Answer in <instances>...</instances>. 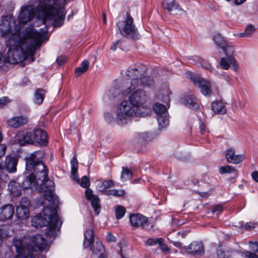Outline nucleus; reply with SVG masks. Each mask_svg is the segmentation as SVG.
Segmentation results:
<instances>
[{"label": "nucleus", "instance_id": "28", "mask_svg": "<svg viewBox=\"0 0 258 258\" xmlns=\"http://www.w3.org/2000/svg\"><path fill=\"white\" fill-rule=\"evenodd\" d=\"M158 123V127L160 130L166 128L169 124V120L168 113L156 117Z\"/></svg>", "mask_w": 258, "mask_h": 258}, {"label": "nucleus", "instance_id": "34", "mask_svg": "<svg viewBox=\"0 0 258 258\" xmlns=\"http://www.w3.org/2000/svg\"><path fill=\"white\" fill-rule=\"evenodd\" d=\"M132 177L131 171L127 168L123 167L120 175V180L122 182H125L130 179Z\"/></svg>", "mask_w": 258, "mask_h": 258}, {"label": "nucleus", "instance_id": "8", "mask_svg": "<svg viewBox=\"0 0 258 258\" xmlns=\"http://www.w3.org/2000/svg\"><path fill=\"white\" fill-rule=\"evenodd\" d=\"M147 70V66L142 63L133 64L127 69L125 72L126 75L131 79L130 86L126 89L128 93L139 86L140 79L146 74Z\"/></svg>", "mask_w": 258, "mask_h": 258}, {"label": "nucleus", "instance_id": "36", "mask_svg": "<svg viewBox=\"0 0 258 258\" xmlns=\"http://www.w3.org/2000/svg\"><path fill=\"white\" fill-rule=\"evenodd\" d=\"M219 171V173L221 174L231 173L233 172H235V174H236V170L235 167L231 165L222 166L220 168Z\"/></svg>", "mask_w": 258, "mask_h": 258}, {"label": "nucleus", "instance_id": "60", "mask_svg": "<svg viewBox=\"0 0 258 258\" xmlns=\"http://www.w3.org/2000/svg\"><path fill=\"white\" fill-rule=\"evenodd\" d=\"M6 147L4 145H0V158L4 156L5 154Z\"/></svg>", "mask_w": 258, "mask_h": 258}, {"label": "nucleus", "instance_id": "15", "mask_svg": "<svg viewBox=\"0 0 258 258\" xmlns=\"http://www.w3.org/2000/svg\"><path fill=\"white\" fill-rule=\"evenodd\" d=\"M225 156L228 163L238 164L241 162L245 158L243 154H235V150L233 148H230L225 151Z\"/></svg>", "mask_w": 258, "mask_h": 258}, {"label": "nucleus", "instance_id": "49", "mask_svg": "<svg viewBox=\"0 0 258 258\" xmlns=\"http://www.w3.org/2000/svg\"><path fill=\"white\" fill-rule=\"evenodd\" d=\"M217 256L219 258H229V254L222 249H218L217 251Z\"/></svg>", "mask_w": 258, "mask_h": 258}, {"label": "nucleus", "instance_id": "63", "mask_svg": "<svg viewBox=\"0 0 258 258\" xmlns=\"http://www.w3.org/2000/svg\"><path fill=\"white\" fill-rule=\"evenodd\" d=\"M188 233H189L188 231H183L182 232H178L176 233V236H179L180 235L182 238H184V237H185V236H186V235Z\"/></svg>", "mask_w": 258, "mask_h": 258}, {"label": "nucleus", "instance_id": "1", "mask_svg": "<svg viewBox=\"0 0 258 258\" xmlns=\"http://www.w3.org/2000/svg\"><path fill=\"white\" fill-rule=\"evenodd\" d=\"M48 29L46 27L37 31L33 28H27L23 32L21 41L20 42H9L8 50V57L6 58L0 53V67H3L5 63H18L23 60L33 58L36 49L41 46L43 42L47 41ZM9 46L8 44H7Z\"/></svg>", "mask_w": 258, "mask_h": 258}, {"label": "nucleus", "instance_id": "27", "mask_svg": "<svg viewBox=\"0 0 258 258\" xmlns=\"http://www.w3.org/2000/svg\"><path fill=\"white\" fill-rule=\"evenodd\" d=\"M169 107V105L167 104V107L165 105L160 104L159 103H156L153 106V109L156 114V117L158 116V115L161 116L163 114H166L167 112V109Z\"/></svg>", "mask_w": 258, "mask_h": 258}, {"label": "nucleus", "instance_id": "48", "mask_svg": "<svg viewBox=\"0 0 258 258\" xmlns=\"http://www.w3.org/2000/svg\"><path fill=\"white\" fill-rule=\"evenodd\" d=\"M71 170H74V171H76V170H78V161L77 159V157L76 156H74L73 158L71 160Z\"/></svg>", "mask_w": 258, "mask_h": 258}, {"label": "nucleus", "instance_id": "25", "mask_svg": "<svg viewBox=\"0 0 258 258\" xmlns=\"http://www.w3.org/2000/svg\"><path fill=\"white\" fill-rule=\"evenodd\" d=\"M183 103L187 107L196 110L199 108V105L196 101V98L192 95L186 96L182 100Z\"/></svg>", "mask_w": 258, "mask_h": 258}, {"label": "nucleus", "instance_id": "58", "mask_svg": "<svg viewBox=\"0 0 258 258\" xmlns=\"http://www.w3.org/2000/svg\"><path fill=\"white\" fill-rule=\"evenodd\" d=\"M168 240H169L170 242L172 243L174 246L179 248H181L182 247V244L180 242L173 241L170 239L169 238H168Z\"/></svg>", "mask_w": 258, "mask_h": 258}, {"label": "nucleus", "instance_id": "45", "mask_svg": "<svg viewBox=\"0 0 258 258\" xmlns=\"http://www.w3.org/2000/svg\"><path fill=\"white\" fill-rule=\"evenodd\" d=\"M255 31V28L251 24H249L247 26L245 29V33L247 37L250 36Z\"/></svg>", "mask_w": 258, "mask_h": 258}, {"label": "nucleus", "instance_id": "53", "mask_svg": "<svg viewBox=\"0 0 258 258\" xmlns=\"http://www.w3.org/2000/svg\"><path fill=\"white\" fill-rule=\"evenodd\" d=\"M32 134L31 133H26L23 136V139L24 141L28 144H30L32 143L33 140L31 138Z\"/></svg>", "mask_w": 258, "mask_h": 258}, {"label": "nucleus", "instance_id": "46", "mask_svg": "<svg viewBox=\"0 0 258 258\" xmlns=\"http://www.w3.org/2000/svg\"><path fill=\"white\" fill-rule=\"evenodd\" d=\"M104 118H105V120L108 123H112V122L115 121L117 124H119V123H118L117 122L116 119V117L114 118L113 117L112 114L111 113H110V112H105L104 113ZM120 125H121V124H120Z\"/></svg>", "mask_w": 258, "mask_h": 258}, {"label": "nucleus", "instance_id": "62", "mask_svg": "<svg viewBox=\"0 0 258 258\" xmlns=\"http://www.w3.org/2000/svg\"><path fill=\"white\" fill-rule=\"evenodd\" d=\"M221 77L226 80L228 83H229L230 80V77L225 72H223L220 74Z\"/></svg>", "mask_w": 258, "mask_h": 258}, {"label": "nucleus", "instance_id": "51", "mask_svg": "<svg viewBox=\"0 0 258 258\" xmlns=\"http://www.w3.org/2000/svg\"><path fill=\"white\" fill-rule=\"evenodd\" d=\"M71 177L74 182L78 183L80 182V179L78 177V170H76L75 171L71 170Z\"/></svg>", "mask_w": 258, "mask_h": 258}, {"label": "nucleus", "instance_id": "42", "mask_svg": "<svg viewBox=\"0 0 258 258\" xmlns=\"http://www.w3.org/2000/svg\"><path fill=\"white\" fill-rule=\"evenodd\" d=\"M228 61L231 66V69L235 72L238 71L239 66L236 59L233 56L228 57Z\"/></svg>", "mask_w": 258, "mask_h": 258}, {"label": "nucleus", "instance_id": "23", "mask_svg": "<svg viewBox=\"0 0 258 258\" xmlns=\"http://www.w3.org/2000/svg\"><path fill=\"white\" fill-rule=\"evenodd\" d=\"M23 181L21 183V185L19 182L16 181H11L8 185V188L11 194L14 196H19L21 195L22 189H31V188H24L23 186Z\"/></svg>", "mask_w": 258, "mask_h": 258}, {"label": "nucleus", "instance_id": "59", "mask_svg": "<svg viewBox=\"0 0 258 258\" xmlns=\"http://www.w3.org/2000/svg\"><path fill=\"white\" fill-rule=\"evenodd\" d=\"M223 211V207L221 205H217L213 207L212 212L213 213L218 212L220 213Z\"/></svg>", "mask_w": 258, "mask_h": 258}, {"label": "nucleus", "instance_id": "26", "mask_svg": "<svg viewBox=\"0 0 258 258\" xmlns=\"http://www.w3.org/2000/svg\"><path fill=\"white\" fill-rule=\"evenodd\" d=\"M46 91L42 89H37L34 93L33 102L35 104L40 105L41 104L44 100Z\"/></svg>", "mask_w": 258, "mask_h": 258}, {"label": "nucleus", "instance_id": "33", "mask_svg": "<svg viewBox=\"0 0 258 258\" xmlns=\"http://www.w3.org/2000/svg\"><path fill=\"white\" fill-rule=\"evenodd\" d=\"M91 206L96 215H99L101 210L100 199L98 196L94 197V198L90 200Z\"/></svg>", "mask_w": 258, "mask_h": 258}, {"label": "nucleus", "instance_id": "9", "mask_svg": "<svg viewBox=\"0 0 258 258\" xmlns=\"http://www.w3.org/2000/svg\"><path fill=\"white\" fill-rule=\"evenodd\" d=\"M53 181L49 179L47 175L42 183L38 182V184L30 188L32 190L38 189L40 192H43L44 198L48 201L55 204L57 201V198L53 192Z\"/></svg>", "mask_w": 258, "mask_h": 258}, {"label": "nucleus", "instance_id": "24", "mask_svg": "<svg viewBox=\"0 0 258 258\" xmlns=\"http://www.w3.org/2000/svg\"><path fill=\"white\" fill-rule=\"evenodd\" d=\"M211 107L215 113L224 114L227 112L225 104L222 101H214L212 103Z\"/></svg>", "mask_w": 258, "mask_h": 258}, {"label": "nucleus", "instance_id": "50", "mask_svg": "<svg viewBox=\"0 0 258 258\" xmlns=\"http://www.w3.org/2000/svg\"><path fill=\"white\" fill-rule=\"evenodd\" d=\"M85 196L88 200L90 201L94 198V197H96L97 196L93 194V191L91 189L87 188L85 191Z\"/></svg>", "mask_w": 258, "mask_h": 258}, {"label": "nucleus", "instance_id": "20", "mask_svg": "<svg viewBox=\"0 0 258 258\" xmlns=\"http://www.w3.org/2000/svg\"><path fill=\"white\" fill-rule=\"evenodd\" d=\"M120 93V90L117 85L111 86L106 92L103 97V100L105 102L114 99Z\"/></svg>", "mask_w": 258, "mask_h": 258}, {"label": "nucleus", "instance_id": "21", "mask_svg": "<svg viewBox=\"0 0 258 258\" xmlns=\"http://www.w3.org/2000/svg\"><path fill=\"white\" fill-rule=\"evenodd\" d=\"M17 163L18 159L16 157L7 156L3 169H6L9 172H14L17 169Z\"/></svg>", "mask_w": 258, "mask_h": 258}, {"label": "nucleus", "instance_id": "17", "mask_svg": "<svg viewBox=\"0 0 258 258\" xmlns=\"http://www.w3.org/2000/svg\"><path fill=\"white\" fill-rule=\"evenodd\" d=\"M28 117L25 115L14 116L7 120V124L12 128H17L27 123Z\"/></svg>", "mask_w": 258, "mask_h": 258}, {"label": "nucleus", "instance_id": "7", "mask_svg": "<svg viewBox=\"0 0 258 258\" xmlns=\"http://www.w3.org/2000/svg\"><path fill=\"white\" fill-rule=\"evenodd\" d=\"M13 243L17 252L15 258H45L44 255H38V251L32 245L25 244L24 239L15 236Z\"/></svg>", "mask_w": 258, "mask_h": 258}, {"label": "nucleus", "instance_id": "22", "mask_svg": "<svg viewBox=\"0 0 258 258\" xmlns=\"http://www.w3.org/2000/svg\"><path fill=\"white\" fill-rule=\"evenodd\" d=\"M32 242L40 251L45 250L48 248L47 241L41 234H36L32 239Z\"/></svg>", "mask_w": 258, "mask_h": 258}, {"label": "nucleus", "instance_id": "5", "mask_svg": "<svg viewBox=\"0 0 258 258\" xmlns=\"http://www.w3.org/2000/svg\"><path fill=\"white\" fill-rule=\"evenodd\" d=\"M17 21L11 16L2 17L0 23V34L3 36H10L9 42L11 41L19 42L21 41L22 35L20 32L21 27L16 24Z\"/></svg>", "mask_w": 258, "mask_h": 258}, {"label": "nucleus", "instance_id": "52", "mask_svg": "<svg viewBox=\"0 0 258 258\" xmlns=\"http://www.w3.org/2000/svg\"><path fill=\"white\" fill-rule=\"evenodd\" d=\"M67 60L66 56L60 55L56 58V61L59 66L63 64Z\"/></svg>", "mask_w": 258, "mask_h": 258}, {"label": "nucleus", "instance_id": "44", "mask_svg": "<svg viewBox=\"0 0 258 258\" xmlns=\"http://www.w3.org/2000/svg\"><path fill=\"white\" fill-rule=\"evenodd\" d=\"M79 184H80L82 187L88 188L90 184L89 179L86 176H83L81 179V181H80Z\"/></svg>", "mask_w": 258, "mask_h": 258}, {"label": "nucleus", "instance_id": "41", "mask_svg": "<svg viewBox=\"0 0 258 258\" xmlns=\"http://www.w3.org/2000/svg\"><path fill=\"white\" fill-rule=\"evenodd\" d=\"M163 242V239L161 237L159 238H148L146 241V243L149 246H153L157 244H161V242Z\"/></svg>", "mask_w": 258, "mask_h": 258}, {"label": "nucleus", "instance_id": "10", "mask_svg": "<svg viewBox=\"0 0 258 258\" xmlns=\"http://www.w3.org/2000/svg\"><path fill=\"white\" fill-rule=\"evenodd\" d=\"M84 240L83 246L85 248H90L93 254L100 255L104 252V245L100 241H96L95 244L92 246L94 242V232L92 229L86 230L84 232Z\"/></svg>", "mask_w": 258, "mask_h": 258}, {"label": "nucleus", "instance_id": "13", "mask_svg": "<svg viewBox=\"0 0 258 258\" xmlns=\"http://www.w3.org/2000/svg\"><path fill=\"white\" fill-rule=\"evenodd\" d=\"M30 205L28 198H22L20 205L16 207V215L21 220H25L29 216V207Z\"/></svg>", "mask_w": 258, "mask_h": 258}, {"label": "nucleus", "instance_id": "32", "mask_svg": "<svg viewBox=\"0 0 258 258\" xmlns=\"http://www.w3.org/2000/svg\"><path fill=\"white\" fill-rule=\"evenodd\" d=\"M89 62L88 61L85 60H84L81 66L77 68L75 70V76L78 77L81 74L86 72L89 68Z\"/></svg>", "mask_w": 258, "mask_h": 258}, {"label": "nucleus", "instance_id": "56", "mask_svg": "<svg viewBox=\"0 0 258 258\" xmlns=\"http://www.w3.org/2000/svg\"><path fill=\"white\" fill-rule=\"evenodd\" d=\"M158 245L159 246L160 248L165 253H167L169 252V248L166 244L163 243V242H161V244H159Z\"/></svg>", "mask_w": 258, "mask_h": 258}, {"label": "nucleus", "instance_id": "64", "mask_svg": "<svg viewBox=\"0 0 258 258\" xmlns=\"http://www.w3.org/2000/svg\"><path fill=\"white\" fill-rule=\"evenodd\" d=\"M251 176L254 181L258 182V171H253L252 172Z\"/></svg>", "mask_w": 258, "mask_h": 258}, {"label": "nucleus", "instance_id": "43", "mask_svg": "<svg viewBox=\"0 0 258 258\" xmlns=\"http://www.w3.org/2000/svg\"><path fill=\"white\" fill-rule=\"evenodd\" d=\"M220 66L224 70H228L230 65V63L228 61V56L227 58L222 57L220 60Z\"/></svg>", "mask_w": 258, "mask_h": 258}, {"label": "nucleus", "instance_id": "37", "mask_svg": "<svg viewBox=\"0 0 258 258\" xmlns=\"http://www.w3.org/2000/svg\"><path fill=\"white\" fill-rule=\"evenodd\" d=\"M125 192L123 189H113L108 190L105 191V194L107 196H113L116 197H120L123 196Z\"/></svg>", "mask_w": 258, "mask_h": 258}, {"label": "nucleus", "instance_id": "3", "mask_svg": "<svg viewBox=\"0 0 258 258\" xmlns=\"http://www.w3.org/2000/svg\"><path fill=\"white\" fill-rule=\"evenodd\" d=\"M44 156L43 151L37 150L25 158L26 170L33 172L24 179V188L35 186L38 182L42 183L46 177L48 170L42 162Z\"/></svg>", "mask_w": 258, "mask_h": 258}, {"label": "nucleus", "instance_id": "55", "mask_svg": "<svg viewBox=\"0 0 258 258\" xmlns=\"http://www.w3.org/2000/svg\"><path fill=\"white\" fill-rule=\"evenodd\" d=\"M249 248L254 252H258V242H249Z\"/></svg>", "mask_w": 258, "mask_h": 258}, {"label": "nucleus", "instance_id": "14", "mask_svg": "<svg viewBox=\"0 0 258 258\" xmlns=\"http://www.w3.org/2000/svg\"><path fill=\"white\" fill-rule=\"evenodd\" d=\"M162 8L170 14L182 15L185 11L181 8L175 0H162Z\"/></svg>", "mask_w": 258, "mask_h": 258}, {"label": "nucleus", "instance_id": "54", "mask_svg": "<svg viewBox=\"0 0 258 258\" xmlns=\"http://www.w3.org/2000/svg\"><path fill=\"white\" fill-rule=\"evenodd\" d=\"M10 102V99L6 96L0 98V108Z\"/></svg>", "mask_w": 258, "mask_h": 258}, {"label": "nucleus", "instance_id": "29", "mask_svg": "<svg viewBox=\"0 0 258 258\" xmlns=\"http://www.w3.org/2000/svg\"><path fill=\"white\" fill-rule=\"evenodd\" d=\"M154 84V80L150 76H143L139 80V86L150 87Z\"/></svg>", "mask_w": 258, "mask_h": 258}, {"label": "nucleus", "instance_id": "61", "mask_svg": "<svg viewBox=\"0 0 258 258\" xmlns=\"http://www.w3.org/2000/svg\"><path fill=\"white\" fill-rule=\"evenodd\" d=\"M107 240L109 242H114L116 241V238L111 233H108L107 235Z\"/></svg>", "mask_w": 258, "mask_h": 258}, {"label": "nucleus", "instance_id": "4", "mask_svg": "<svg viewBox=\"0 0 258 258\" xmlns=\"http://www.w3.org/2000/svg\"><path fill=\"white\" fill-rule=\"evenodd\" d=\"M31 222L32 226L37 228L46 226L45 235L49 238L56 236L62 224L61 221L59 220L56 209L49 207H45L42 214L35 216Z\"/></svg>", "mask_w": 258, "mask_h": 258}, {"label": "nucleus", "instance_id": "38", "mask_svg": "<svg viewBox=\"0 0 258 258\" xmlns=\"http://www.w3.org/2000/svg\"><path fill=\"white\" fill-rule=\"evenodd\" d=\"M221 48L223 49V50L225 52V55L229 57L230 56L233 55L234 52V50L233 46L231 45L230 43L227 42L226 43V45L224 46V47H222Z\"/></svg>", "mask_w": 258, "mask_h": 258}, {"label": "nucleus", "instance_id": "39", "mask_svg": "<svg viewBox=\"0 0 258 258\" xmlns=\"http://www.w3.org/2000/svg\"><path fill=\"white\" fill-rule=\"evenodd\" d=\"M125 209L122 206L118 205L115 208V216L117 219H121L125 215Z\"/></svg>", "mask_w": 258, "mask_h": 258}, {"label": "nucleus", "instance_id": "40", "mask_svg": "<svg viewBox=\"0 0 258 258\" xmlns=\"http://www.w3.org/2000/svg\"><path fill=\"white\" fill-rule=\"evenodd\" d=\"M114 186V182L112 180H106L104 181L101 184L100 190L105 194L106 189Z\"/></svg>", "mask_w": 258, "mask_h": 258}, {"label": "nucleus", "instance_id": "18", "mask_svg": "<svg viewBox=\"0 0 258 258\" xmlns=\"http://www.w3.org/2000/svg\"><path fill=\"white\" fill-rule=\"evenodd\" d=\"M14 207L11 204L4 205L0 208V220L4 221L12 218L14 214Z\"/></svg>", "mask_w": 258, "mask_h": 258}, {"label": "nucleus", "instance_id": "11", "mask_svg": "<svg viewBox=\"0 0 258 258\" xmlns=\"http://www.w3.org/2000/svg\"><path fill=\"white\" fill-rule=\"evenodd\" d=\"M187 77L189 78L194 83L195 86L200 88L202 93L205 96L210 95L211 94V83L203 78L195 75L191 72L186 73Z\"/></svg>", "mask_w": 258, "mask_h": 258}, {"label": "nucleus", "instance_id": "30", "mask_svg": "<svg viewBox=\"0 0 258 258\" xmlns=\"http://www.w3.org/2000/svg\"><path fill=\"white\" fill-rule=\"evenodd\" d=\"M137 140L141 144H145L153 139L152 135L147 132L140 133L137 134Z\"/></svg>", "mask_w": 258, "mask_h": 258}, {"label": "nucleus", "instance_id": "57", "mask_svg": "<svg viewBox=\"0 0 258 258\" xmlns=\"http://www.w3.org/2000/svg\"><path fill=\"white\" fill-rule=\"evenodd\" d=\"M244 254L245 258H258V256L256 254L249 251L245 252Z\"/></svg>", "mask_w": 258, "mask_h": 258}, {"label": "nucleus", "instance_id": "16", "mask_svg": "<svg viewBox=\"0 0 258 258\" xmlns=\"http://www.w3.org/2000/svg\"><path fill=\"white\" fill-rule=\"evenodd\" d=\"M188 253L194 256L201 255L204 253V247L202 242L194 241L189 245L183 247Z\"/></svg>", "mask_w": 258, "mask_h": 258}, {"label": "nucleus", "instance_id": "35", "mask_svg": "<svg viewBox=\"0 0 258 258\" xmlns=\"http://www.w3.org/2000/svg\"><path fill=\"white\" fill-rule=\"evenodd\" d=\"M213 40L215 44L221 48L224 47L227 42L220 34L215 35L213 37Z\"/></svg>", "mask_w": 258, "mask_h": 258}, {"label": "nucleus", "instance_id": "2", "mask_svg": "<svg viewBox=\"0 0 258 258\" xmlns=\"http://www.w3.org/2000/svg\"><path fill=\"white\" fill-rule=\"evenodd\" d=\"M131 94L128 100H123L116 109V119L121 124L130 122L135 116L145 117L151 112L150 107L145 103L147 96L142 89H135L130 93L125 90V95Z\"/></svg>", "mask_w": 258, "mask_h": 258}, {"label": "nucleus", "instance_id": "19", "mask_svg": "<svg viewBox=\"0 0 258 258\" xmlns=\"http://www.w3.org/2000/svg\"><path fill=\"white\" fill-rule=\"evenodd\" d=\"M33 139L35 141L41 145H46L48 142L47 135L43 130L37 128L33 131Z\"/></svg>", "mask_w": 258, "mask_h": 258}, {"label": "nucleus", "instance_id": "47", "mask_svg": "<svg viewBox=\"0 0 258 258\" xmlns=\"http://www.w3.org/2000/svg\"><path fill=\"white\" fill-rule=\"evenodd\" d=\"M122 40H118L112 43V45L110 47V49L113 51H115L117 49V48L118 47L121 49L122 46Z\"/></svg>", "mask_w": 258, "mask_h": 258}, {"label": "nucleus", "instance_id": "6", "mask_svg": "<svg viewBox=\"0 0 258 258\" xmlns=\"http://www.w3.org/2000/svg\"><path fill=\"white\" fill-rule=\"evenodd\" d=\"M116 26L122 37L133 40L140 39V35L134 22V19L129 13H126L125 18L118 22Z\"/></svg>", "mask_w": 258, "mask_h": 258}, {"label": "nucleus", "instance_id": "31", "mask_svg": "<svg viewBox=\"0 0 258 258\" xmlns=\"http://www.w3.org/2000/svg\"><path fill=\"white\" fill-rule=\"evenodd\" d=\"M194 60L198 64L201 65L203 68L208 70L211 72H213L214 69L211 67L210 64L206 60L199 56H196Z\"/></svg>", "mask_w": 258, "mask_h": 258}, {"label": "nucleus", "instance_id": "12", "mask_svg": "<svg viewBox=\"0 0 258 258\" xmlns=\"http://www.w3.org/2000/svg\"><path fill=\"white\" fill-rule=\"evenodd\" d=\"M130 221L132 226L134 228L141 227L143 229L149 231H150L152 228V226L150 225L148 218L140 214H135L131 215Z\"/></svg>", "mask_w": 258, "mask_h": 258}]
</instances>
